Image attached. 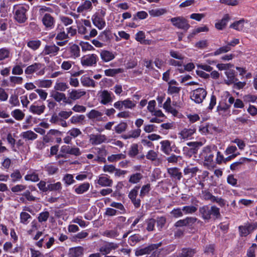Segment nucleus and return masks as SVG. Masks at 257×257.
<instances>
[{"label": "nucleus", "instance_id": "1", "mask_svg": "<svg viewBox=\"0 0 257 257\" xmlns=\"http://www.w3.org/2000/svg\"><path fill=\"white\" fill-rule=\"evenodd\" d=\"M29 6L27 5H15L13 7L14 19L19 23H24L27 20V12Z\"/></svg>", "mask_w": 257, "mask_h": 257}, {"label": "nucleus", "instance_id": "2", "mask_svg": "<svg viewBox=\"0 0 257 257\" xmlns=\"http://www.w3.org/2000/svg\"><path fill=\"white\" fill-rule=\"evenodd\" d=\"M106 15L105 9H100L95 13L92 17L93 25L99 30L103 29L106 26L104 17Z\"/></svg>", "mask_w": 257, "mask_h": 257}, {"label": "nucleus", "instance_id": "3", "mask_svg": "<svg viewBox=\"0 0 257 257\" xmlns=\"http://www.w3.org/2000/svg\"><path fill=\"white\" fill-rule=\"evenodd\" d=\"M257 229V221L249 222H246L243 225L238 226L239 235L241 237H246Z\"/></svg>", "mask_w": 257, "mask_h": 257}, {"label": "nucleus", "instance_id": "4", "mask_svg": "<svg viewBox=\"0 0 257 257\" xmlns=\"http://www.w3.org/2000/svg\"><path fill=\"white\" fill-rule=\"evenodd\" d=\"M45 65L40 63H35L28 66L25 70L26 74L30 75L36 73L38 76H42L45 73Z\"/></svg>", "mask_w": 257, "mask_h": 257}, {"label": "nucleus", "instance_id": "5", "mask_svg": "<svg viewBox=\"0 0 257 257\" xmlns=\"http://www.w3.org/2000/svg\"><path fill=\"white\" fill-rule=\"evenodd\" d=\"M207 91L203 88H198L190 93V99L197 104L202 103L207 95Z\"/></svg>", "mask_w": 257, "mask_h": 257}, {"label": "nucleus", "instance_id": "6", "mask_svg": "<svg viewBox=\"0 0 257 257\" xmlns=\"http://www.w3.org/2000/svg\"><path fill=\"white\" fill-rule=\"evenodd\" d=\"M172 24L176 28L187 31L190 27L188 21L183 17H176L170 19Z\"/></svg>", "mask_w": 257, "mask_h": 257}, {"label": "nucleus", "instance_id": "7", "mask_svg": "<svg viewBox=\"0 0 257 257\" xmlns=\"http://www.w3.org/2000/svg\"><path fill=\"white\" fill-rule=\"evenodd\" d=\"M216 153V146H206L204 147L202 156L204 158V161L209 164H211L213 162L214 155Z\"/></svg>", "mask_w": 257, "mask_h": 257}, {"label": "nucleus", "instance_id": "8", "mask_svg": "<svg viewBox=\"0 0 257 257\" xmlns=\"http://www.w3.org/2000/svg\"><path fill=\"white\" fill-rule=\"evenodd\" d=\"M59 50L60 48L55 44L46 45L42 52V54L54 57L57 55Z\"/></svg>", "mask_w": 257, "mask_h": 257}, {"label": "nucleus", "instance_id": "9", "mask_svg": "<svg viewBox=\"0 0 257 257\" xmlns=\"http://www.w3.org/2000/svg\"><path fill=\"white\" fill-rule=\"evenodd\" d=\"M230 105L225 103H219L216 108V111L219 115L222 117H227L231 115Z\"/></svg>", "mask_w": 257, "mask_h": 257}, {"label": "nucleus", "instance_id": "10", "mask_svg": "<svg viewBox=\"0 0 257 257\" xmlns=\"http://www.w3.org/2000/svg\"><path fill=\"white\" fill-rule=\"evenodd\" d=\"M221 217L220 209L215 205L209 206L208 221L211 219L214 221L219 219Z\"/></svg>", "mask_w": 257, "mask_h": 257}, {"label": "nucleus", "instance_id": "11", "mask_svg": "<svg viewBox=\"0 0 257 257\" xmlns=\"http://www.w3.org/2000/svg\"><path fill=\"white\" fill-rule=\"evenodd\" d=\"M118 244L114 242H107L99 248V251L103 255H106L110 253L112 250L118 248Z\"/></svg>", "mask_w": 257, "mask_h": 257}, {"label": "nucleus", "instance_id": "12", "mask_svg": "<svg viewBox=\"0 0 257 257\" xmlns=\"http://www.w3.org/2000/svg\"><path fill=\"white\" fill-rule=\"evenodd\" d=\"M96 183L102 187H111L112 185L113 181L110 179L109 176L104 174L98 177Z\"/></svg>", "mask_w": 257, "mask_h": 257}, {"label": "nucleus", "instance_id": "13", "mask_svg": "<svg viewBox=\"0 0 257 257\" xmlns=\"http://www.w3.org/2000/svg\"><path fill=\"white\" fill-rule=\"evenodd\" d=\"M43 24L48 29H52L54 26L55 20L54 18L49 14H45L42 18Z\"/></svg>", "mask_w": 257, "mask_h": 257}, {"label": "nucleus", "instance_id": "14", "mask_svg": "<svg viewBox=\"0 0 257 257\" xmlns=\"http://www.w3.org/2000/svg\"><path fill=\"white\" fill-rule=\"evenodd\" d=\"M97 58L95 54L84 56L81 58V64L83 66H92L96 63Z\"/></svg>", "mask_w": 257, "mask_h": 257}, {"label": "nucleus", "instance_id": "15", "mask_svg": "<svg viewBox=\"0 0 257 257\" xmlns=\"http://www.w3.org/2000/svg\"><path fill=\"white\" fill-rule=\"evenodd\" d=\"M153 252L150 244L144 247H138L135 250V254L137 256H142L145 254L150 255Z\"/></svg>", "mask_w": 257, "mask_h": 257}, {"label": "nucleus", "instance_id": "16", "mask_svg": "<svg viewBox=\"0 0 257 257\" xmlns=\"http://www.w3.org/2000/svg\"><path fill=\"white\" fill-rule=\"evenodd\" d=\"M196 252L197 250L196 248L184 247L182 248L181 251L177 254L176 257H193Z\"/></svg>", "mask_w": 257, "mask_h": 257}, {"label": "nucleus", "instance_id": "17", "mask_svg": "<svg viewBox=\"0 0 257 257\" xmlns=\"http://www.w3.org/2000/svg\"><path fill=\"white\" fill-rule=\"evenodd\" d=\"M164 241H161L157 243L150 244L153 252L150 255H147L145 257H159L162 248H159L163 244Z\"/></svg>", "mask_w": 257, "mask_h": 257}, {"label": "nucleus", "instance_id": "18", "mask_svg": "<svg viewBox=\"0 0 257 257\" xmlns=\"http://www.w3.org/2000/svg\"><path fill=\"white\" fill-rule=\"evenodd\" d=\"M225 74L227 78L225 80L226 84L229 85L232 84L233 83L237 81L238 79L236 77L235 72L232 69H229L225 72Z\"/></svg>", "mask_w": 257, "mask_h": 257}, {"label": "nucleus", "instance_id": "19", "mask_svg": "<svg viewBox=\"0 0 257 257\" xmlns=\"http://www.w3.org/2000/svg\"><path fill=\"white\" fill-rule=\"evenodd\" d=\"M60 152L62 154H70L77 156L79 154V149L78 148L71 147L69 146L64 145L61 148Z\"/></svg>", "mask_w": 257, "mask_h": 257}, {"label": "nucleus", "instance_id": "20", "mask_svg": "<svg viewBox=\"0 0 257 257\" xmlns=\"http://www.w3.org/2000/svg\"><path fill=\"white\" fill-rule=\"evenodd\" d=\"M160 145L161 151L167 155H170L173 149L171 142L169 140H164L160 142Z\"/></svg>", "mask_w": 257, "mask_h": 257}, {"label": "nucleus", "instance_id": "21", "mask_svg": "<svg viewBox=\"0 0 257 257\" xmlns=\"http://www.w3.org/2000/svg\"><path fill=\"white\" fill-rule=\"evenodd\" d=\"M230 19V18L229 14H227L224 15L221 20L218 21L217 23H215V28L217 30H222L226 27Z\"/></svg>", "mask_w": 257, "mask_h": 257}, {"label": "nucleus", "instance_id": "22", "mask_svg": "<svg viewBox=\"0 0 257 257\" xmlns=\"http://www.w3.org/2000/svg\"><path fill=\"white\" fill-rule=\"evenodd\" d=\"M168 173L172 179L180 180L182 177V173L179 169L176 167H173L168 169Z\"/></svg>", "mask_w": 257, "mask_h": 257}, {"label": "nucleus", "instance_id": "23", "mask_svg": "<svg viewBox=\"0 0 257 257\" xmlns=\"http://www.w3.org/2000/svg\"><path fill=\"white\" fill-rule=\"evenodd\" d=\"M112 38L111 31L107 29L101 32L97 37V39L103 42H107L109 41Z\"/></svg>", "mask_w": 257, "mask_h": 257}, {"label": "nucleus", "instance_id": "24", "mask_svg": "<svg viewBox=\"0 0 257 257\" xmlns=\"http://www.w3.org/2000/svg\"><path fill=\"white\" fill-rule=\"evenodd\" d=\"M106 140V137L104 135H92L90 138L91 143L94 145H99L105 142Z\"/></svg>", "mask_w": 257, "mask_h": 257}, {"label": "nucleus", "instance_id": "25", "mask_svg": "<svg viewBox=\"0 0 257 257\" xmlns=\"http://www.w3.org/2000/svg\"><path fill=\"white\" fill-rule=\"evenodd\" d=\"M20 137L25 139L26 141H34L36 140L38 135L32 131H27L22 132L20 134Z\"/></svg>", "mask_w": 257, "mask_h": 257}, {"label": "nucleus", "instance_id": "26", "mask_svg": "<svg viewBox=\"0 0 257 257\" xmlns=\"http://www.w3.org/2000/svg\"><path fill=\"white\" fill-rule=\"evenodd\" d=\"M249 116L244 113L242 116L237 117L235 122L236 123H240L242 125H250L252 123V121L249 119Z\"/></svg>", "mask_w": 257, "mask_h": 257}, {"label": "nucleus", "instance_id": "27", "mask_svg": "<svg viewBox=\"0 0 257 257\" xmlns=\"http://www.w3.org/2000/svg\"><path fill=\"white\" fill-rule=\"evenodd\" d=\"M246 161L249 162L250 159L245 157H241L238 161L231 164L230 166V169L232 171L238 170L240 168L241 165Z\"/></svg>", "mask_w": 257, "mask_h": 257}, {"label": "nucleus", "instance_id": "28", "mask_svg": "<svg viewBox=\"0 0 257 257\" xmlns=\"http://www.w3.org/2000/svg\"><path fill=\"white\" fill-rule=\"evenodd\" d=\"M200 216L205 221L208 222L209 205H204L199 208Z\"/></svg>", "mask_w": 257, "mask_h": 257}, {"label": "nucleus", "instance_id": "29", "mask_svg": "<svg viewBox=\"0 0 257 257\" xmlns=\"http://www.w3.org/2000/svg\"><path fill=\"white\" fill-rule=\"evenodd\" d=\"M45 108L46 107L43 104L40 106L33 104L30 107V111L34 114L40 115L44 112Z\"/></svg>", "mask_w": 257, "mask_h": 257}, {"label": "nucleus", "instance_id": "30", "mask_svg": "<svg viewBox=\"0 0 257 257\" xmlns=\"http://www.w3.org/2000/svg\"><path fill=\"white\" fill-rule=\"evenodd\" d=\"M101 98L100 103L104 105H106L112 101L110 93L107 90H103L102 92Z\"/></svg>", "mask_w": 257, "mask_h": 257}, {"label": "nucleus", "instance_id": "31", "mask_svg": "<svg viewBox=\"0 0 257 257\" xmlns=\"http://www.w3.org/2000/svg\"><path fill=\"white\" fill-rule=\"evenodd\" d=\"M196 132V128L193 127V128H184L182 130L180 135H181V137L185 139H188L189 138H190L192 137V136Z\"/></svg>", "mask_w": 257, "mask_h": 257}, {"label": "nucleus", "instance_id": "32", "mask_svg": "<svg viewBox=\"0 0 257 257\" xmlns=\"http://www.w3.org/2000/svg\"><path fill=\"white\" fill-rule=\"evenodd\" d=\"M101 59L105 62H108L113 60L115 56L111 52L107 50H103L100 53Z\"/></svg>", "mask_w": 257, "mask_h": 257}, {"label": "nucleus", "instance_id": "33", "mask_svg": "<svg viewBox=\"0 0 257 257\" xmlns=\"http://www.w3.org/2000/svg\"><path fill=\"white\" fill-rule=\"evenodd\" d=\"M198 143L197 142H189L187 143V145L189 147H192L191 148H189L187 147H185L183 148V151H187L188 154L191 156L192 154L196 153L197 151V148L198 147Z\"/></svg>", "mask_w": 257, "mask_h": 257}, {"label": "nucleus", "instance_id": "34", "mask_svg": "<svg viewBox=\"0 0 257 257\" xmlns=\"http://www.w3.org/2000/svg\"><path fill=\"white\" fill-rule=\"evenodd\" d=\"M123 71L121 68H109L104 70V74L107 76L114 77L116 75Z\"/></svg>", "mask_w": 257, "mask_h": 257}, {"label": "nucleus", "instance_id": "35", "mask_svg": "<svg viewBox=\"0 0 257 257\" xmlns=\"http://www.w3.org/2000/svg\"><path fill=\"white\" fill-rule=\"evenodd\" d=\"M143 178V176L141 173H134L130 176L128 182L131 184H137Z\"/></svg>", "mask_w": 257, "mask_h": 257}, {"label": "nucleus", "instance_id": "36", "mask_svg": "<svg viewBox=\"0 0 257 257\" xmlns=\"http://www.w3.org/2000/svg\"><path fill=\"white\" fill-rule=\"evenodd\" d=\"M244 20L242 19L239 21H235L233 23L231 24L230 25L229 28L238 31H240L243 30L244 28Z\"/></svg>", "mask_w": 257, "mask_h": 257}, {"label": "nucleus", "instance_id": "37", "mask_svg": "<svg viewBox=\"0 0 257 257\" xmlns=\"http://www.w3.org/2000/svg\"><path fill=\"white\" fill-rule=\"evenodd\" d=\"M181 90V87L176 86H168L167 93L173 96H179L180 92Z\"/></svg>", "mask_w": 257, "mask_h": 257}, {"label": "nucleus", "instance_id": "38", "mask_svg": "<svg viewBox=\"0 0 257 257\" xmlns=\"http://www.w3.org/2000/svg\"><path fill=\"white\" fill-rule=\"evenodd\" d=\"M51 96L57 101H63L66 102V97L65 94L58 91H54L51 94Z\"/></svg>", "mask_w": 257, "mask_h": 257}, {"label": "nucleus", "instance_id": "39", "mask_svg": "<svg viewBox=\"0 0 257 257\" xmlns=\"http://www.w3.org/2000/svg\"><path fill=\"white\" fill-rule=\"evenodd\" d=\"M35 84L39 87L49 88L52 85L51 80L39 79L35 81Z\"/></svg>", "mask_w": 257, "mask_h": 257}, {"label": "nucleus", "instance_id": "40", "mask_svg": "<svg viewBox=\"0 0 257 257\" xmlns=\"http://www.w3.org/2000/svg\"><path fill=\"white\" fill-rule=\"evenodd\" d=\"M12 116L17 120H21L25 117V113L19 109H16L11 112Z\"/></svg>", "mask_w": 257, "mask_h": 257}, {"label": "nucleus", "instance_id": "41", "mask_svg": "<svg viewBox=\"0 0 257 257\" xmlns=\"http://www.w3.org/2000/svg\"><path fill=\"white\" fill-rule=\"evenodd\" d=\"M12 181L13 183L19 181L22 178V175L19 170L16 169L10 175Z\"/></svg>", "mask_w": 257, "mask_h": 257}, {"label": "nucleus", "instance_id": "42", "mask_svg": "<svg viewBox=\"0 0 257 257\" xmlns=\"http://www.w3.org/2000/svg\"><path fill=\"white\" fill-rule=\"evenodd\" d=\"M166 13V9L163 8L153 9L149 11L150 15L153 17H159L165 14Z\"/></svg>", "mask_w": 257, "mask_h": 257}, {"label": "nucleus", "instance_id": "43", "mask_svg": "<svg viewBox=\"0 0 257 257\" xmlns=\"http://www.w3.org/2000/svg\"><path fill=\"white\" fill-rule=\"evenodd\" d=\"M138 147L139 146L137 144H133L131 145L128 152V155L130 157L134 158L139 154Z\"/></svg>", "mask_w": 257, "mask_h": 257}, {"label": "nucleus", "instance_id": "44", "mask_svg": "<svg viewBox=\"0 0 257 257\" xmlns=\"http://www.w3.org/2000/svg\"><path fill=\"white\" fill-rule=\"evenodd\" d=\"M127 127V124L124 121L120 122L115 126L114 130L117 134H120L124 132Z\"/></svg>", "mask_w": 257, "mask_h": 257}, {"label": "nucleus", "instance_id": "45", "mask_svg": "<svg viewBox=\"0 0 257 257\" xmlns=\"http://www.w3.org/2000/svg\"><path fill=\"white\" fill-rule=\"evenodd\" d=\"M25 180L32 182H37L39 180L38 175L35 172H29L25 176Z\"/></svg>", "mask_w": 257, "mask_h": 257}, {"label": "nucleus", "instance_id": "46", "mask_svg": "<svg viewBox=\"0 0 257 257\" xmlns=\"http://www.w3.org/2000/svg\"><path fill=\"white\" fill-rule=\"evenodd\" d=\"M41 42L40 40H31L27 43V46L29 48L33 50H37L41 46Z\"/></svg>", "mask_w": 257, "mask_h": 257}, {"label": "nucleus", "instance_id": "47", "mask_svg": "<svg viewBox=\"0 0 257 257\" xmlns=\"http://www.w3.org/2000/svg\"><path fill=\"white\" fill-rule=\"evenodd\" d=\"M48 191H60L62 189V184L60 182L55 183H49L48 184Z\"/></svg>", "mask_w": 257, "mask_h": 257}, {"label": "nucleus", "instance_id": "48", "mask_svg": "<svg viewBox=\"0 0 257 257\" xmlns=\"http://www.w3.org/2000/svg\"><path fill=\"white\" fill-rule=\"evenodd\" d=\"M185 214H193L196 212L197 208L193 205L183 206L182 208Z\"/></svg>", "mask_w": 257, "mask_h": 257}, {"label": "nucleus", "instance_id": "49", "mask_svg": "<svg viewBox=\"0 0 257 257\" xmlns=\"http://www.w3.org/2000/svg\"><path fill=\"white\" fill-rule=\"evenodd\" d=\"M23 78L22 77L10 76V82L11 86L14 87L16 84H21L23 83Z\"/></svg>", "mask_w": 257, "mask_h": 257}, {"label": "nucleus", "instance_id": "50", "mask_svg": "<svg viewBox=\"0 0 257 257\" xmlns=\"http://www.w3.org/2000/svg\"><path fill=\"white\" fill-rule=\"evenodd\" d=\"M126 155L123 154L111 155L107 157V160L110 162H114L117 160L125 159Z\"/></svg>", "mask_w": 257, "mask_h": 257}, {"label": "nucleus", "instance_id": "51", "mask_svg": "<svg viewBox=\"0 0 257 257\" xmlns=\"http://www.w3.org/2000/svg\"><path fill=\"white\" fill-rule=\"evenodd\" d=\"M69 50H70L71 57L76 58L79 56V48L78 45L73 44L70 47Z\"/></svg>", "mask_w": 257, "mask_h": 257}, {"label": "nucleus", "instance_id": "52", "mask_svg": "<svg viewBox=\"0 0 257 257\" xmlns=\"http://www.w3.org/2000/svg\"><path fill=\"white\" fill-rule=\"evenodd\" d=\"M31 218V216L26 212H22L20 213V222L24 224L29 223V219Z\"/></svg>", "mask_w": 257, "mask_h": 257}, {"label": "nucleus", "instance_id": "53", "mask_svg": "<svg viewBox=\"0 0 257 257\" xmlns=\"http://www.w3.org/2000/svg\"><path fill=\"white\" fill-rule=\"evenodd\" d=\"M231 49L228 46L226 45L217 49L213 53H211V55L217 56L222 53H224L229 52Z\"/></svg>", "mask_w": 257, "mask_h": 257}, {"label": "nucleus", "instance_id": "54", "mask_svg": "<svg viewBox=\"0 0 257 257\" xmlns=\"http://www.w3.org/2000/svg\"><path fill=\"white\" fill-rule=\"evenodd\" d=\"M10 52L6 48L0 49V61L4 60L10 57Z\"/></svg>", "mask_w": 257, "mask_h": 257}, {"label": "nucleus", "instance_id": "55", "mask_svg": "<svg viewBox=\"0 0 257 257\" xmlns=\"http://www.w3.org/2000/svg\"><path fill=\"white\" fill-rule=\"evenodd\" d=\"M81 83L83 86L94 87L95 81L89 77H84L81 79Z\"/></svg>", "mask_w": 257, "mask_h": 257}, {"label": "nucleus", "instance_id": "56", "mask_svg": "<svg viewBox=\"0 0 257 257\" xmlns=\"http://www.w3.org/2000/svg\"><path fill=\"white\" fill-rule=\"evenodd\" d=\"M151 190V185L150 184H147L143 185L141 189L140 197L141 198L144 197L147 194H148Z\"/></svg>", "mask_w": 257, "mask_h": 257}, {"label": "nucleus", "instance_id": "57", "mask_svg": "<svg viewBox=\"0 0 257 257\" xmlns=\"http://www.w3.org/2000/svg\"><path fill=\"white\" fill-rule=\"evenodd\" d=\"M146 223L147 224L146 229L148 231H153L154 229L156 220L155 219L150 218L146 220Z\"/></svg>", "mask_w": 257, "mask_h": 257}, {"label": "nucleus", "instance_id": "58", "mask_svg": "<svg viewBox=\"0 0 257 257\" xmlns=\"http://www.w3.org/2000/svg\"><path fill=\"white\" fill-rule=\"evenodd\" d=\"M140 188V186H136L134 187L133 189H132L131 191L130 192L128 196V198L131 200L133 199L134 198H137L138 195L139 190Z\"/></svg>", "mask_w": 257, "mask_h": 257}, {"label": "nucleus", "instance_id": "59", "mask_svg": "<svg viewBox=\"0 0 257 257\" xmlns=\"http://www.w3.org/2000/svg\"><path fill=\"white\" fill-rule=\"evenodd\" d=\"M26 185L22 184H17L11 188V191L15 193L22 192L26 189Z\"/></svg>", "mask_w": 257, "mask_h": 257}, {"label": "nucleus", "instance_id": "60", "mask_svg": "<svg viewBox=\"0 0 257 257\" xmlns=\"http://www.w3.org/2000/svg\"><path fill=\"white\" fill-rule=\"evenodd\" d=\"M103 235L107 237L114 238L118 236V233L115 230H106L103 232Z\"/></svg>", "mask_w": 257, "mask_h": 257}, {"label": "nucleus", "instance_id": "61", "mask_svg": "<svg viewBox=\"0 0 257 257\" xmlns=\"http://www.w3.org/2000/svg\"><path fill=\"white\" fill-rule=\"evenodd\" d=\"M68 88V84H67L65 82H57L54 86V88L55 90L62 91L66 90Z\"/></svg>", "mask_w": 257, "mask_h": 257}, {"label": "nucleus", "instance_id": "62", "mask_svg": "<svg viewBox=\"0 0 257 257\" xmlns=\"http://www.w3.org/2000/svg\"><path fill=\"white\" fill-rule=\"evenodd\" d=\"M46 170L49 174L53 175L57 172L58 169L55 165H54L52 164H49L46 167Z\"/></svg>", "mask_w": 257, "mask_h": 257}, {"label": "nucleus", "instance_id": "63", "mask_svg": "<svg viewBox=\"0 0 257 257\" xmlns=\"http://www.w3.org/2000/svg\"><path fill=\"white\" fill-rule=\"evenodd\" d=\"M141 236L138 234H134L130 236L128 241L131 245L135 244L141 240Z\"/></svg>", "mask_w": 257, "mask_h": 257}, {"label": "nucleus", "instance_id": "64", "mask_svg": "<svg viewBox=\"0 0 257 257\" xmlns=\"http://www.w3.org/2000/svg\"><path fill=\"white\" fill-rule=\"evenodd\" d=\"M52 12H53V10L51 8L45 6H40L39 10V15L43 17L45 14Z\"/></svg>", "mask_w": 257, "mask_h": 257}]
</instances>
